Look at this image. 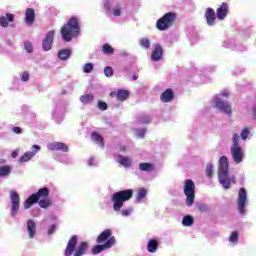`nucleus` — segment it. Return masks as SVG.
<instances>
[{
  "label": "nucleus",
  "mask_w": 256,
  "mask_h": 256,
  "mask_svg": "<svg viewBox=\"0 0 256 256\" xmlns=\"http://www.w3.org/2000/svg\"><path fill=\"white\" fill-rule=\"evenodd\" d=\"M55 229H57V226L52 225V226L48 229V235H53V233H55Z\"/></svg>",
  "instance_id": "obj_49"
},
{
  "label": "nucleus",
  "mask_w": 256,
  "mask_h": 256,
  "mask_svg": "<svg viewBox=\"0 0 256 256\" xmlns=\"http://www.w3.org/2000/svg\"><path fill=\"white\" fill-rule=\"evenodd\" d=\"M13 133H16L17 135L23 133L20 127H13L12 128Z\"/></svg>",
  "instance_id": "obj_48"
},
{
  "label": "nucleus",
  "mask_w": 256,
  "mask_h": 256,
  "mask_svg": "<svg viewBox=\"0 0 256 256\" xmlns=\"http://www.w3.org/2000/svg\"><path fill=\"white\" fill-rule=\"evenodd\" d=\"M15 21V14L7 13L6 16H0V25L1 27H9V23Z\"/></svg>",
  "instance_id": "obj_21"
},
{
  "label": "nucleus",
  "mask_w": 256,
  "mask_h": 256,
  "mask_svg": "<svg viewBox=\"0 0 256 256\" xmlns=\"http://www.w3.org/2000/svg\"><path fill=\"white\" fill-rule=\"evenodd\" d=\"M10 201H11V215L15 217L19 213V207L21 205V197L15 190H10Z\"/></svg>",
  "instance_id": "obj_10"
},
{
  "label": "nucleus",
  "mask_w": 256,
  "mask_h": 256,
  "mask_svg": "<svg viewBox=\"0 0 256 256\" xmlns=\"http://www.w3.org/2000/svg\"><path fill=\"white\" fill-rule=\"evenodd\" d=\"M177 14L175 12H167L157 20L156 27L159 31H167L169 27H173Z\"/></svg>",
  "instance_id": "obj_6"
},
{
  "label": "nucleus",
  "mask_w": 256,
  "mask_h": 256,
  "mask_svg": "<svg viewBox=\"0 0 256 256\" xmlns=\"http://www.w3.org/2000/svg\"><path fill=\"white\" fill-rule=\"evenodd\" d=\"M113 73H114L113 67H111V66H106V67L104 68V75H105L106 77H113Z\"/></svg>",
  "instance_id": "obj_38"
},
{
  "label": "nucleus",
  "mask_w": 256,
  "mask_h": 256,
  "mask_svg": "<svg viewBox=\"0 0 256 256\" xmlns=\"http://www.w3.org/2000/svg\"><path fill=\"white\" fill-rule=\"evenodd\" d=\"M140 46L142 49H149L151 47V41L148 38H142L140 40Z\"/></svg>",
  "instance_id": "obj_36"
},
{
  "label": "nucleus",
  "mask_w": 256,
  "mask_h": 256,
  "mask_svg": "<svg viewBox=\"0 0 256 256\" xmlns=\"http://www.w3.org/2000/svg\"><path fill=\"white\" fill-rule=\"evenodd\" d=\"M72 53H73V51L71 50V48L61 49L58 52V59H60V61H67V59H69V57H71Z\"/></svg>",
  "instance_id": "obj_24"
},
{
  "label": "nucleus",
  "mask_w": 256,
  "mask_h": 256,
  "mask_svg": "<svg viewBox=\"0 0 256 256\" xmlns=\"http://www.w3.org/2000/svg\"><path fill=\"white\" fill-rule=\"evenodd\" d=\"M35 203H39V198L37 197V194H32L28 197V199L24 202V208L25 209H31Z\"/></svg>",
  "instance_id": "obj_23"
},
{
  "label": "nucleus",
  "mask_w": 256,
  "mask_h": 256,
  "mask_svg": "<svg viewBox=\"0 0 256 256\" xmlns=\"http://www.w3.org/2000/svg\"><path fill=\"white\" fill-rule=\"evenodd\" d=\"M50 151H63V153H67L69 151V146L63 142H53L49 144Z\"/></svg>",
  "instance_id": "obj_17"
},
{
  "label": "nucleus",
  "mask_w": 256,
  "mask_h": 256,
  "mask_svg": "<svg viewBox=\"0 0 256 256\" xmlns=\"http://www.w3.org/2000/svg\"><path fill=\"white\" fill-rule=\"evenodd\" d=\"M19 155V150H15L11 153L12 159H17V156Z\"/></svg>",
  "instance_id": "obj_52"
},
{
  "label": "nucleus",
  "mask_w": 256,
  "mask_h": 256,
  "mask_svg": "<svg viewBox=\"0 0 256 256\" xmlns=\"http://www.w3.org/2000/svg\"><path fill=\"white\" fill-rule=\"evenodd\" d=\"M102 53H104V55H113L115 53V49H113L112 45L106 43L102 46Z\"/></svg>",
  "instance_id": "obj_32"
},
{
  "label": "nucleus",
  "mask_w": 256,
  "mask_h": 256,
  "mask_svg": "<svg viewBox=\"0 0 256 256\" xmlns=\"http://www.w3.org/2000/svg\"><path fill=\"white\" fill-rule=\"evenodd\" d=\"M91 139H92V141L97 143V145H99L100 147H105V142H104L103 136H101V134L94 131L91 134Z\"/></svg>",
  "instance_id": "obj_26"
},
{
  "label": "nucleus",
  "mask_w": 256,
  "mask_h": 256,
  "mask_svg": "<svg viewBox=\"0 0 256 256\" xmlns=\"http://www.w3.org/2000/svg\"><path fill=\"white\" fill-rule=\"evenodd\" d=\"M93 71V63H86L83 67L84 73H91Z\"/></svg>",
  "instance_id": "obj_39"
},
{
  "label": "nucleus",
  "mask_w": 256,
  "mask_h": 256,
  "mask_svg": "<svg viewBox=\"0 0 256 256\" xmlns=\"http://www.w3.org/2000/svg\"><path fill=\"white\" fill-rule=\"evenodd\" d=\"M206 175L207 177H213V165L211 163L206 166Z\"/></svg>",
  "instance_id": "obj_40"
},
{
  "label": "nucleus",
  "mask_w": 256,
  "mask_h": 256,
  "mask_svg": "<svg viewBox=\"0 0 256 256\" xmlns=\"http://www.w3.org/2000/svg\"><path fill=\"white\" fill-rule=\"evenodd\" d=\"M120 165L123 167H131V158L123 155H118Z\"/></svg>",
  "instance_id": "obj_29"
},
{
  "label": "nucleus",
  "mask_w": 256,
  "mask_h": 256,
  "mask_svg": "<svg viewBox=\"0 0 256 256\" xmlns=\"http://www.w3.org/2000/svg\"><path fill=\"white\" fill-rule=\"evenodd\" d=\"M146 197H147V190L145 188H140L137 191L136 201H138V203H141L143 199H145Z\"/></svg>",
  "instance_id": "obj_30"
},
{
  "label": "nucleus",
  "mask_w": 256,
  "mask_h": 256,
  "mask_svg": "<svg viewBox=\"0 0 256 256\" xmlns=\"http://www.w3.org/2000/svg\"><path fill=\"white\" fill-rule=\"evenodd\" d=\"M141 123H151V118L149 116H144L140 119Z\"/></svg>",
  "instance_id": "obj_47"
},
{
  "label": "nucleus",
  "mask_w": 256,
  "mask_h": 256,
  "mask_svg": "<svg viewBox=\"0 0 256 256\" xmlns=\"http://www.w3.org/2000/svg\"><path fill=\"white\" fill-rule=\"evenodd\" d=\"M113 235V231L111 229H105L100 233V235L96 239V243L92 248L93 255H99V253H103V251H107V249H111L113 245L117 243L115 236Z\"/></svg>",
  "instance_id": "obj_1"
},
{
  "label": "nucleus",
  "mask_w": 256,
  "mask_h": 256,
  "mask_svg": "<svg viewBox=\"0 0 256 256\" xmlns=\"http://www.w3.org/2000/svg\"><path fill=\"white\" fill-rule=\"evenodd\" d=\"M229 13V4L223 2L219 8L216 10V17L219 21H223L227 14Z\"/></svg>",
  "instance_id": "obj_14"
},
{
  "label": "nucleus",
  "mask_w": 256,
  "mask_h": 256,
  "mask_svg": "<svg viewBox=\"0 0 256 256\" xmlns=\"http://www.w3.org/2000/svg\"><path fill=\"white\" fill-rule=\"evenodd\" d=\"M80 31L81 28L79 26V18L75 16L69 19L68 22L64 24L60 29L62 39H64L66 43L71 42L73 37H79Z\"/></svg>",
  "instance_id": "obj_3"
},
{
  "label": "nucleus",
  "mask_w": 256,
  "mask_h": 256,
  "mask_svg": "<svg viewBox=\"0 0 256 256\" xmlns=\"http://www.w3.org/2000/svg\"><path fill=\"white\" fill-rule=\"evenodd\" d=\"M89 165H93V158L89 160Z\"/></svg>",
  "instance_id": "obj_56"
},
{
  "label": "nucleus",
  "mask_w": 256,
  "mask_h": 256,
  "mask_svg": "<svg viewBox=\"0 0 256 256\" xmlns=\"http://www.w3.org/2000/svg\"><path fill=\"white\" fill-rule=\"evenodd\" d=\"M32 149H34V152L33 153H37L38 151H41V146H39V145H33L32 146Z\"/></svg>",
  "instance_id": "obj_51"
},
{
  "label": "nucleus",
  "mask_w": 256,
  "mask_h": 256,
  "mask_svg": "<svg viewBox=\"0 0 256 256\" xmlns=\"http://www.w3.org/2000/svg\"><path fill=\"white\" fill-rule=\"evenodd\" d=\"M55 37V30H50L42 41V47L44 51H51L53 47V39Z\"/></svg>",
  "instance_id": "obj_12"
},
{
  "label": "nucleus",
  "mask_w": 256,
  "mask_h": 256,
  "mask_svg": "<svg viewBox=\"0 0 256 256\" xmlns=\"http://www.w3.org/2000/svg\"><path fill=\"white\" fill-rule=\"evenodd\" d=\"M132 79H133V81H137L138 76H137V75H133V76H132Z\"/></svg>",
  "instance_id": "obj_54"
},
{
  "label": "nucleus",
  "mask_w": 256,
  "mask_h": 256,
  "mask_svg": "<svg viewBox=\"0 0 256 256\" xmlns=\"http://www.w3.org/2000/svg\"><path fill=\"white\" fill-rule=\"evenodd\" d=\"M29 80V72L24 71L21 76V81L27 82Z\"/></svg>",
  "instance_id": "obj_45"
},
{
  "label": "nucleus",
  "mask_w": 256,
  "mask_h": 256,
  "mask_svg": "<svg viewBox=\"0 0 256 256\" xmlns=\"http://www.w3.org/2000/svg\"><path fill=\"white\" fill-rule=\"evenodd\" d=\"M218 181L224 189H231V183H237L235 176L229 177V159L227 156H222L218 163Z\"/></svg>",
  "instance_id": "obj_2"
},
{
  "label": "nucleus",
  "mask_w": 256,
  "mask_h": 256,
  "mask_svg": "<svg viewBox=\"0 0 256 256\" xmlns=\"http://www.w3.org/2000/svg\"><path fill=\"white\" fill-rule=\"evenodd\" d=\"M215 107H216V109H219V111L226 113V115H231V113L233 112V110L231 109V104H229V102H225L221 99L215 100Z\"/></svg>",
  "instance_id": "obj_13"
},
{
  "label": "nucleus",
  "mask_w": 256,
  "mask_h": 256,
  "mask_svg": "<svg viewBox=\"0 0 256 256\" xmlns=\"http://www.w3.org/2000/svg\"><path fill=\"white\" fill-rule=\"evenodd\" d=\"M104 10L106 13H109L111 11V2L109 1L104 2Z\"/></svg>",
  "instance_id": "obj_43"
},
{
  "label": "nucleus",
  "mask_w": 256,
  "mask_h": 256,
  "mask_svg": "<svg viewBox=\"0 0 256 256\" xmlns=\"http://www.w3.org/2000/svg\"><path fill=\"white\" fill-rule=\"evenodd\" d=\"M157 249H159V241L157 239H150L147 244V251L149 253H157Z\"/></svg>",
  "instance_id": "obj_25"
},
{
  "label": "nucleus",
  "mask_w": 256,
  "mask_h": 256,
  "mask_svg": "<svg viewBox=\"0 0 256 256\" xmlns=\"http://www.w3.org/2000/svg\"><path fill=\"white\" fill-rule=\"evenodd\" d=\"M113 13H114V16H115V17H121V6H117V7L114 9Z\"/></svg>",
  "instance_id": "obj_44"
},
{
  "label": "nucleus",
  "mask_w": 256,
  "mask_h": 256,
  "mask_svg": "<svg viewBox=\"0 0 256 256\" xmlns=\"http://www.w3.org/2000/svg\"><path fill=\"white\" fill-rule=\"evenodd\" d=\"M249 135H251V130H249V127H244L240 133L241 139H243V141H247V137H249Z\"/></svg>",
  "instance_id": "obj_35"
},
{
  "label": "nucleus",
  "mask_w": 256,
  "mask_h": 256,
  "mask_svg": "<svg viewBox=\"0 0 256 256\" xmlns=\"http://www.w3.org/2000/svg\"><path fill=\"white\" fill-rule=\"evenodd\" d=\"M183 189L184 195H186L187 207L193 206V203H195V182H193L191 179L185 180Z\"/></svg>",
  "instance_id": "obj_7"
},
{
  "label": "nucleus",
  "mask_w": 256,
  "mask_h": 256,
  "mask_svg": "<svg viewBox=\"0 0 256 256\" xmlns=\"http://www.w3.org/2000/svg\"><path fill=\"white\" fill-rule=\"evenodd\" d=\"M11 173V166H1L0 167V177H7Z\"/></svg>",
  "instance_id": "obj_34"
},
{
  "label": "nucleus",
  "mask_w": 256,
  "mask_h": 256,
  "mask_svg": "<svg viewBox=\"0 0 256 256\" xmlns=\"http://www.w3.org/2000/svg\"><path fill=\"white\" fill-rule=\"evenodd\" d=\"M233 145L231 147V155L234 163H241L243 161V149L239 145V134H234L232 137Z\"/></svg>",
  "instance_id": "obj_8"
},
{
  "label": "nucleus",
  "mask_w": 256,
  "mask_h": 256,
  "mask_svg": "<svg viewBox=\"0 0 256 256\" xmlns=\"http://www.w3.org/2000/svg\"><path fill=\"white\" fill-rule=\"evenodd\" d=\"M35 194L36 197H38V205L41 207V209H47L53 205V201H51L49 198V188H41Z\"/></svg>",
  "instance_id": "obj_9"
},
{
  "label": "nucleus",
  "mask_w": 256,
  "mask_h": 256,
  "mask_svg": "<svg viewBox=\"0 0 256 256\" xmlns=\"http://www.w3.org/2000/svg\"><path fill=\"white\" fill-rule=\"evenodd\" d=\"M27 231L29 239H35V235H37V224L33 219L27 221Z\"/></svg>",
  "instance_id": "obj_20"
},
{
  "label": "nucleus",
  "mask_w": 256,
  "mask_h": 256,
  "mask_svg": "<svg viewBox=\"0 0 256 256\" xmlns=\"http://www.w3.org/2000/svg\"><path fill=\"white\" fill-rule=\"evenodd\" d=\"M198 209H199V211L205 212V211H207V205H205V204H200V205L198 206Z\"/></svg>",
  "instance_id": "obj_50"
},
{
  "label": "nucleus",
  "mask_w": 256,
  "mask_h": 256,
  "mask_svg": "<svg viewBox=\"0 0 256 256\" xmlns=\"http://www.w3.org/2000/svg\"><path fill=\"white\" fill-rule=\"evenodd\" d=\"M121 215H123V217H129V215H131V209L122 210Z\"/></svg>",
  "instance_id": "obj_46"
},
{
  "label": "nucleus",
  "mask_w": 256,
  "mask_h": 256,
  "mask_svg": "<svg viewBox=\"0 0 256 256\" xmlns=\"http://www.w3.org/2000/svg\"><path fill=\"white\" fill-rule=\"evenodd\" d=\"M25 23L27 25H33L35 23V9L27 8L25 11Z\"/></svg>",
  "instance_id": "obj_22"
},
{
  "label": "nucleus",
  "mask_w": 256,
  "mask_h": 256,
  "mask_svg": "<svg viewBox=\"0 0 256 256\" xmlns=\"http://www.w3.org/2000/svg\"><path fill=\"white\" fill-rule=\"evenodd\" d=\"M175 99V92L173 89L168 88L160 95V101L162 103H171Z\"/></svg>",
  "instance_id": "obj_16"
},
{
  "label": "nucleus",
  "mask_w": 256,
  "mask_h": 256,
  "mask_svg": "<svg viewBox=\"0 0 256 256\" xmlns=\"http://www.w3.org/2000/svg\"><path fill=\"white\" fill-rule=\"evenodd\" d=\"M205 17H206L207 25L211 27L215 24V21L217 19V14L215 13V10L213 8H207L205 12Z\"/></svg>",
  "instance_id": "obj_18"
},
{
  "label": "nucleus",
  "mask_w": 256,
  "mask_h": 256,
  "mask_svg": "<svg viewBox=\"0 0 256 256\" xmlns=\"http://www.w3.org/2000/svg\"><path fill=\"white\" fill-rule=\"evenodd\" d=\"M163 57V46L156 44L152 50L151 59L152 61H161Z\"/></svg>",
  "instance_id": "obj_19"
},
{
  "label": "nucleus",
  "mask_w": 256,
  "mask_h": 256,
  "mask_svg": "<svg viewBox=\"0 0 256 256\" xmlns=\"http://www.w3.org/2000/svg\"><path fill=\"white\" fill-rule=\"evenodd\" d=\"M140 171H145L147 173H150V171L155 170V166L152 163L149 162H143L139 164Z\"/></svg>",
  "instance_id": "obj_27"
},
{
  "label": "nucleus",
  "mask_w": 256,
  "mask_h": 256,
  "mask_svg": "<svg viewBox=\"0 0 256 256\" xmlns=\"http://www.w3.org/2000/svg\"><path fill=\"white\" fill-rule=\"evenodd\" d=\"M77 241V235H74L69 239L64 251V256H83L87 254V251L89 250V243L81 242L77 246Z\"/></svg>",
  "instance_id": "obj_4"
},
{
  "label": "nucleus",
  "mask_w": 256,
  "mask_h": 256,
  "mask_svg": "<svg viewBox=\"0 0 256 256\" xmlns=\"http://www.w3.org/2000/svg\"><path fill=\"white\" fill-rule=\"evenodd\" d=\"M33 157H35V153L28 151V152H25L24 155L20 157L18 162L19 163H27V161H31V159H33Z\"/></svg>",
  "instance_id": "obj_28"
},
{
  "label": "nucleus",
  "mask_w": 256,
  "mask_h": 256,
  "mask_svg": "<svg viewBox=\"0 0 256 256\" xmlns=\"http://www.w3.org/2000/svg\"><path fill=\"white\" fill-rule=\"evenodd\" d=\"M222 97H229V92L227 90H224L220 93Z\"/></svg>",
  "instance_id": "obj_53"
},
{
  "label": "nucleus",
  "mask_w": 256,
  "mask_h": 256,
  "mask_svg": "<svg viewBox=\"0 0 256 256\" xmlns=\"http://www.w3.org/2000/svg\"><path fill=\"white\" fill-rule=\"evenodd\" d=\"M24 49H26L27 53H33V44L31 42H25Z\"/></svg>",
  "instance_id": "obj_41"
},
{
  "label": "nucleus",
  "mask_w": 256,
  "mask_h": 256,
  "mask_svg": "<svg viewBox=\"0 0 256 256\" xmlns=\"http://www.w3.org/2000/svg\"><path fill=\"white\" fill-rule=\"evenodd\" d=\"M110 97H116L117 101H127L129 99V91L125 89H119L110 93Z\"/></svg>",
  "instance_id": "obj_15"
},
{
  "label": "nucleus",
  "mask_w": 256,
  "mask_h": 256,
  "mask_svg": "<svg viewBox=\"0 0 256 256\" xmlns=\"http://www.w3.org/2000/svg\"><path fill=\"white\" fill-rule=\"evenodd\" d=\"M230 243H238L239 241V233L237 231H233L229 236Z\"/></svg>",
  "instance_id": "obj_37"
},
{
  "label": "nucleus",
  "mask_w": 256,
  "mask_h": 256,
  "mask_svg": "<svg viewBox=\"0 0 256 256\" xmlns=\"http://www.w3.org/2000/svg\"><path fill=\"white\" fill-rule=\"evenodd\" d=\"M253 117H254V119H256V107L253 110Z\"/></svg>",
  "instance_id": "obj_55"
},
{
  "label": "nucleus",
  "mask_w": 256,
  "mask_h": 256,
  "mask_svg": "<svg viewBox=\"0 0 256 256\" xmlns=\"http://www.w3.org/2000/svg\"><path fill=\"white\" fill-rule=\"evenodd\" d=\"M93 99H95V96L93 94H84L80 97V101L84 105L91 103Z\"/></svg>",
  "instance_id": "obj_31"
},
{
  "label": "nucleus",
  "mask_w": 256,
  "mask_h": 256,
  "mask_svg": "<svg viewBox=\"0 0 256 256\" xmlns=\"http://www.w3.org/2000/svg\"><path fill=\"white\" fill-rule=\"evenodd\" d=\"M237 205H238V211L240 215H244L245 205H247V190H245V188H240L238 192Z\"/></svg>",
  "instance_id": "obj_11"
},
{
  "label": "nucleus",
  "mask_w": 256,
  "mask_h": 256,
  "mask_svg": "<svg viewBox=\"0 0 256 256\" xmlns=\"http://www.w3.org/2000/svg\"><path fill=\"white\" fill-rule=\"evenodd\" d=\"M98 108L101 111H107V109H109V106L103 101H98Z\"/></svg>",
  "instance_id": "obj_42"
},
{
  "label": "nucleus",
  "mask_w": 256,
  "mask_h": 256,
  "mask_svg": "<svg viewBox=\"0 0 256 256\" xmlns=\"http://www.w3.org/2000/svg\"><path fill=\"white\" fill-rule=\"evenodd\" d=\"M133 198V189L120 190L111 196L114 211H121L123 203Z\"/></svg>",
  "instance_id": "obj_5"
},
{
  "label": "nucleus",
  "mask_w": 256,
  "mask_h": 256,
  "mask_svg": "<svg viewBox=\"0 0 256 256\" xmlns=\"http://www.w3.org/2000/svg\"><path fill=\"white\" fill-rule=\"evenodd\" d=\"M195 223V219L192 216L186 215L183 217L182 224L184 227H191Z\"/></svg>",
  "instance_id": "obj_33"
}]
</instances>
